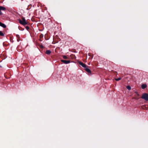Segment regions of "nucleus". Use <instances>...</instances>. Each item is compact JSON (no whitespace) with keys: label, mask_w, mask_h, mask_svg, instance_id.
<instances>
[{"label":"nucleus","mask_w":148,"mask_h":148,"mask_svg":"<svg viewBox=\"0 0 148 148\" xmlns=\"http://www.w3.org/2000/svg\"><path fill=\"white\" fill-rule=\"evenodd\" d=\"M18 21L19 23L23 25H27V23L24 17L22 18V20L21 19H19Z\"/></svg>","instance_id":"obj_1"},{"label":"nucleus","mask_w":148,"mask_h":148,"mask_svg":"<svg viewBox=\"0 0 148 148\" xmlns=\"http://www.w3.org/2000/svg\"><path fill=\"white\" fill-rule=\"evenodd\" d=\"M141 98L143 99H144L146 101H148V94L144 93L143 94L141 97Z\"/></svg>","instance_id":"obj_2"},{"label":"nucleus","mask_w":148,"mask_h":148,"mask_svg":"<svg viewBox=\"0 0 148 148\" xmlns=\"http://www.w3.org/2000/svg\"><path fill=\"white\" fill-rule=\"evenodd\" d=\"M5 9L6 8H5L3 6H0V14L2 15L3 14L1 12V10H5Z\"/></svg>","instance_id":"obj_3"},{"label":"nucleus","mask_w":148,"mask_h":148,"mask_svg":"<svg viewBox=\"0 0 148 148\" xmlns=\"http://www.w3.org/2000/svg\"><path fill=\"white\" fill-rule=\"evenodd\" d=\"M61 61L63 63L65 64H68L70 63V60H61Z\"/></svg>","instance_id":"obj_4"},{"label":"nucleus","mask_w":148,"mask_h":148,"mask_svg":"<svg viewBox=\"0 0 148 148\" xmlns=\"http://www.w3.org/2000/svg\"><path fill=\"white\" fill-rule=\"evenodd\" d=\"M79 64L81 65L83 67L86 68V65L85 64L81 62H78Z\"/></svg>","instance_id":"obj_5"},{"label":"nucleus","mask_w":148,"mask_h":148,"mask_svg":"<svg viewBox=\"0 0 148 148\" xmlns=\"http://www.w3.org/2000/svg\"><path fill=\"white\" fill-rule=\"evenodd\" d=\"M0 26L2 27L5 28L6 27V25L0 22Z\"/></svg>","instance_id":"obj_6"},{"label":"nucleus","mask_w":148,"mask_h":148,"mask_svg":"<svg viewBox=\"0 0 148 148\" xmlns=\"http://www.w3.org/2000/svg\"><path fill=\"white\" fill-rule=\"evenodd\" d=\"M147 87V86L146 84H143L141 86V88L143 89Z\"/></svg>","instance_id":"obj_7"},{"label":"nucleus","mask_w":148,"mask_h":148,"mask_svg":"<svg viewBox=\"0 0 148 148\" xmlns=\"http://www.w3.org/2000/svg\"><path fill=\"white\" fill-rule=\"evenodd\" d=\"M85 70L87 72L91 73V71L89 69L86 67L85 68Z\"/></svg>","instance_id":"obj_8"},{"label":"nucleus","mask_w":148,"mask_h":148,"mask_svg":"<svg viewBox=\"0 0 148 148\" xmlns=\"http://www.w3.org/2000/svg\"><path fill=\"white\" fill-rule=\"evenodd\" d=\"M46 53L47 54L49 55L51 53V51L49 50H47L46 51Z\"/></svg>","instance_id":"obj_9"},{"label":"nucleus","mask_w":148,"mask_h":148,"mask_svg":"<svg viewBox=\"0 0 148 148\" xmlns=\"http://www.w3.org/2000/svg\"><path fill=\"white\" fill-rule=\"evenodd\" d=\"M126 88L127 89L129 90H130L131 89V87L130 86H127Z\"/></svg>","instance_id":"obj_10"},{"label":"nucleus","mask_w":148,"mask_h":148,"mask_svg":"<svg viewBox=\"0 0 148 148\" xmlns=\"http://www.w3.org/2000/svg\"><path fill=\"white\" fill-rule=\"evenodd\" d=\"M0 36H4V34L1 31H0Z\"/></svg>","instance_id":"obj_11"},{"label":"nucleus","mask_w":148,"mask_h":148,"mask_svg":"<svg viewBox=\"0 0 148 148\" xmlns=\"http://www.w3.org/2000/svg\"><path fill=\"white\" fill-rule=\"evenodd\" d=\"M121 79V78L120 77H119L117 79H115L116 81H118L119 80H120Z\"/></svg>","instance_id":"obj_12"},{"label":"nucleus","mask_w":148,"mask_h":148,"mask_svg":"<svg viewBox=\"0 0 148 148\" xmlns=\"http://www.w3.org/2000/svg\"><path fill=\"white\" fill-rule=\"evenodd\" d=\"M63 57L64 59H66L67 58V57L66 56H63Z\"/></svg>","instance_id":"obj_13"},{"label":"nucleus","mask_w":148,"mask_h":148,"mask_svg":"<svg viewBox=\"0 0 148 148\" xmlns=\"http://www.w3.org/2000/svg\"><path fill=\"white\" fill-rule=\"evenodd\" d=\"M135 93L137 95V96H139V94H138V92H137L135 91Z\"/></svg>","instance_id":"obj_14"},{"label":"nucleus","mask_w":148,"mask_h":148,"mask_svg":"<svg viewBox=\"0 0 148 148\" xmlns=\"http://www.w3.org/2000/svg\"><path fill=\"white\" fill-rule=\"evenodd\" d=\"M26 28L27 29H29V27L28 26H26Z\"/></svg>","instance_id":"obj_15"},{"label":"nucleus","mask_w":148,"mask_h":148,"mask_svg":"<svg viewBox=\"0 0 148 148\" xmlns=\"http://www.w3.org/2000/svg\"><path fill=\"white\" fill-rule=\"evenodd\" d=\"M1 67V66L0 65V67Z\"/></svg>","instance_id":"obj_16"}]
</instances>
